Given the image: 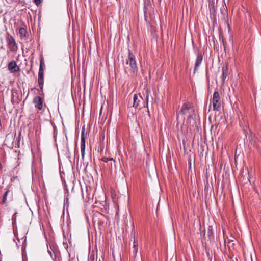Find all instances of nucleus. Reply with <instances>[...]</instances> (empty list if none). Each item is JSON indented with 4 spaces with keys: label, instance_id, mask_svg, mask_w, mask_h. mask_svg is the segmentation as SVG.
<instances>
[{
    "label": "nucleus",
    "instance_id": "1",
    "mask_svg": "<svg viewBox=\"0 0 261 261\" xmlns=\"http://www.w3.org/2000/svg\"><path fill=\"white\" fill-rule=\"evenodd\" d=\"M126 63L130 67L133 76L137 75L138 69L135 55L129 50Z\"/></svg>",
    "mask_w": 261,
    "mask_h": 261
},
{
    "label": "nucleus",
    "instance_id": "2",
    "mask_svg": "<svg viewBox=\"0 0 261 261\" xmlns=\"http://www.w3.org/2000/svg\"><path fill=\"white\" fill-rule=\"evenodd\" d=\"M220 105L219 94L218 91H215L213 95V110H218Z\"/></svg>",
    "mask_w": 261,
    "mask_h": 261
},
{
    "label": "nucleus",
    "instance_id": "3",
    "mask_svg": "<svg viewBox=\"0 0 261 261\" xmlns=\"http://www.w3.org/2000/svg\"><path fill=\"white\" fill-rule=\"evenodd\" d=\"M7 42L11 51H15L17 49V45L14 38L11 35L6 37Z\"/></svg>",
    "mask_w": 261,
    "mask_h": 261
},
{
    "label": "nucleus",
    "instance_id": "4",
    "mask_svg": "<svg viewBox=\"0 0 261 261\" xmlns=\"http://www.w3.org/2000/svg\"><path fill=\"white\" fill-rule=\"evenodd\" d=\"M221 19L222 21L226 24L229 27V19H228V14L227 8L226 5L223 6L222 8L221 9Z\"/></svg>",
    "mask_w": 261,
    "mask_h": 261
},
{
    "label": "nucleus",
    "instance_id": "5",
    "mask_svg": "<svg viewBox=\"0 0 261 261\" xmlns=\"http://www.w3.org/2000/svg\"><path fill=\"white\" fill-rule=\"evenodd\" d=\"M8 68L11 73H15L20 71L19 67L17 65L16 62L14 60L9 63Z\"/></svg>",
    "mask_w": 261,
    "mask_h": 261
},
{
    "label": "nucleus",
    "instance_id": "6",
    "mask_svg": "<svg viewBox=\"0 0 261 261\" xmlns=\"http://www.w3.org/2000/svg\"><path fill=\"white\" fill-rule=\"evenodd\" d=\"M85 129L83 128L81 132V155L83 158L85 154Z\"/></svg>",
    "mask_w": 261,
    "mask_h": 261
},
{
    "label": "nucleus",
    "instance_id": "7",
    "mask_svg": "<svg viewBox=\"0 0 261 261\" xmlns=\"http://www.w3.org/2000/svg\"><path fill=\"white\" fill-rule=\"evenodd\" d=\"M33 103L37 109L41 110L43 108V99L40 96H36L33 99Z\"/></svg>",
    "mask_w": 261,
    "mask_h": 261
},
{
    "label": "nucleus",
    "instance_id": "8",
    "mask_svg": "<svg viewBox=\"0 0 261 261\" xmlns=\"http://www.w3.org/2000/svg\"><path fill=\"white\" fill-rule=\"evenodd\" d=\"M139 101L140 100H138L137 94H135L133 96V99L130 100V99H129L128 106L129 107H134L136 108L139 105Z\"/></svg>",
    "mask_w": 261,
    "mask_h": 261
},
{
    "label": "nucleus",
    "instance_id": "9",
    "mask_svg": "<svg viewBox=\"0 0 261 261\" xmlns=\"http://www.w3.org/2000/svg\"><path fill=\"white\" fill-rule=\"evenodd\" d=\"M240 125L242 128L244 135L247 137V135L248 134V122L246 121V120L244 119L242 121H240Z\"/></svg>",
    "mask_w": 261,
    "mask_h": 261
},
{
    "label": "nucleus",
    "instance_id": "10",
    "mask_svg": "<svg viewBox=\"0 0 261 261\" xmlns=\"http://www.w3.org/2000/svg\"><path fill=\"white\" fill-rule=\"evenodd\" d=\"M38 83L40 89H42L44 84V70H39Z\"/></svg>",
    "mask_w": 261,
    "mask_h": 261
},
{
    "label": "nucleus",
    "instance_id": "11",
    "mask_svg": "<svg viewBox=\"0 0 261 261\" xmlns=\"http://www.w3.org/2000/svg\"><path fill=\"white\" fill-rule=\"evenodd\" d=\"M191 108H192V106L190 103H184L182 105L181 109L180 110V114H181L182 115H186Z\"/></svg>",
    "mask_w": 261,
    "mask_h": 261
},
{
    "label": "nucleus",
    "instance_id": "12",
    "mask_svg": "<svg viewBox=\"0 0 261 261\" xmlns=\"http://www.w3.org/2000/svg\"><path fill=\"white\" fill-rule=\"evenodd\" d=\"M202 60H203V57H202V55L200 54H199L197 57V58H196V60L195 61L194 73H195V71L197 70V68L201 64Z\"/></svg>",
    "mask_w": 261,
    "mask_h": 261
},
{
    "label": "nucleus",
    "instance_id": "13",
    "mask_svg": "<svg viewBox=\"0 0 261 261\" xmlns=\"http://www.w3.org/2000/svg\"><path fill=\"white\" fill-rule=\"evenodd\" d=\"M228 75V68L227 66H224L222 67V82L224 83L225 79Z\"/></svg>",
    "mask_w": 261,
    "mask_h": 261
},
{
    "label": "nucleus",
    "instance_id": "14",
    "mask_svg": "<svg viewBox=\"0 0 261 261\" xmlns=\"http://www.w3.org/2000/svg\"><path fill=\"white\" fill-rule=\"evenodd\" d=\"M138 243L136 242V241L134 240V245H133V246L132 247V251H131V254L132 255V257L134 258H136V257L137 256V254L138 252Z\"/></svg>",
    "mask_w": 261,
    "mask_h": 261
},
{
    "label": "nucleus",
    "instance_id": "15",
    "mask_svg": "<svg viewBox=\"0 0 261 261\" xmlns=\"http://www.w3.org/2000/svg\"><path fill=\"white\" fill-rule=\"evenodd\" d=\"M5 192L3 196V197H2V202H1V203L2 204H4L6 203V200H7V195L9 192V189L8 188H6L5 189Z\"/></svg>",
    "mask_w": 261,
    "mask_h": 261
},
{
    "label": "nucleus",
    "instance_id": "16",
    "mask_svg": "<svg viewBox=\"0 0 261 261\" xmlns=\"http://www.w3.org/2000/svg\"><path fill=\"white\" fill-rule=\"evenodd\" d=\"M107 165V166H108V167L110 169H112L113 166L114 167H115V160H114L113 159L111 158V160L108 162Z\"/></svg>",
    "mask_w": 261,
    "mask_h": 261
},
{
    "label": "nucleus",
    "instance_id": "17",
    "mask_svg": "<svg viewBox=\"0 0 261 261\" xmlns=\"http://www.w3.org/2000/svg\"><path fill=\"white\" fill-rule=\"evenodd\" d=\"M45 63L44 61V59L43 57H41L40 59V66L39 70H44L45 68Z\"/></svg>",
    "mask_w": 261,
    "mask_h": 261
},
{
    "label": "nucleus",
    "instance_id": "18",
    "mask_svg": "<svg viewBox=\"0 0 261 261\" xmlns=\"http://www.w3.org/2000/svg\"><path fill=\"white\" fill-rule=\"evenodd\" d=\"M207 236L210 239L213 238V227L211 226H208Z\"/></svg>",
    "mask_w": 261,
    "mask_h": 261
},
{
    "label": "nucleus",
    "instance_id": "19",
    "mask_svg": "<svg viewBox=\"0 0 261 261\" xmlns=\"http://www.w3.org/2000/svg\"><path fill=\"white\" fill-rule=\"evenodd\" d=\"M19 33L21 37H25L26 35L27 30L24 28H20L19 30Z\"/></svg>",
    "mask_w": 261,
    "mask_h": 261
},
{
    "label": "nucleus",
    "instance_id": "20",
    "mask_svg": "<svg viewBox=\"0 0 261 261\" xmlns=\"http://www.w3.org/2000/svg\"><path fill=\"white\" fill-rule=\"evenodd\" d=\"M248 140H249L250 143H251L252 144H254V141H253V138L252 135H249L248 136Z\"/></svg>",
    "mask_w": 261,
    "mask_h": 261
},
{
    "label": "nucleus",
    "instance_id": "21",
    "mask_svg": "<svg viewBox=\"0 0 261 261\" xmlns=\"http://www.w3.org/2000/svg\"><path fill=\"white\" fill-rule=\"evenodd\" d=\"M111 160V158H107V157H103L101 159V161L103 162L106 163L108 164V162Z\"/></svg>",
    "mask_w": 261,
    "mask_h": 261
},
{
    "label": "nucleus",
    "instance_id": "22",
    "mask_svg": "<svg viewBox=\"0 0 261 261\" xmlns=\"http://www.w3.org/2000/svg\"><path fill=\"white\" fill-rule=\"evenodd\" d=\"M17 212L15 213L12 217L13 223L16 222Z\"/></svg>",
    "mask_w": 261,
    "mask_h": 261
},
{
    "label": "nucleus",
    "instance_id": "23",
    "mask_svg": "<svg viewBox=\"0 0 261 261\" xmlns=\"http://www.w3.org/2000/svg\"><path fill=\"white\" fill-rule=\"evenodd\" d=\"M34 3L38 6L41 4V0H33Z\"/></svg>",
    "mask_w": 261,
    "mask_h": 261
},
{
    "label": "nucleus",
    "instance_id": "24",
    "mask_svg": "<svg viewBox=\"0 0 261 261\" xmlns=\"http://www.w3.org/2000/svg\"><path fill=\"white\" fill-rule=\"evenodd\" d=\"M2 13V10L0 9V14Z\"/></svg>",
    "mask_w": 261,
    "mask_h": 261
}]
</instances>
